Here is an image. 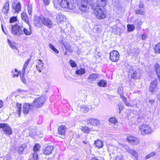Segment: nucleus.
<instances>
[{
	"label": "nucleus",
	"mask_w": 160,
	"mask_h": 160,
	"mask_svg": "<svg viewBox=\"0 0 160 160\" xmlns=\"http://www.w3.org/2000/svg\"><path fill=\"white\" fill-rule=\"evenodd\" d=\"M91 8L94 10V13L98 19H102L106 17V12L104 10V7L98 5V3L94 2L91 6Z\"/></svg>",
	"instance_id": "1"
},
{
	"label": "nucleus",
	"mask_w": 160,
	"mask_h": 160,
	"mask_svg": "<svg viewBox=\"0 0 160 160\" xmlns=\"http://www.w3.org/2000/svg\"><path fill=\"white\" fill-rule=\"evenodd\" d=\"M8 28L11 30L12 34L14 36L19 35L21 34L22 32V29L23 26L22 23L12 25H9Z\"/></svg>",
	"instance_id": "2"
},
{
	"label": "nucleus",
	"mask_w": 160,
	"mask_h": 160,
	"mask_svg": "<svg viewBox=\"0 0 160 160\" xmlns=\"http://www.w3.org/2000/svg\"><path fill=\"white\" fill-rule=\"evenodd\" d=\"M139 128L142 135L151 134L153 131V129L149 124L143 123L139 126Z\"/></svg>",
	"instance_id": "3"
},
{
	"label": "nucleus",
	"mask_w": 160,
	"mask_h": 160,
	"mask_svg": "<svg viewBox=\"0 0 160 160\" xmlns=\"http://www.w3.org/2000/svg\"><path fill=\"white\" fill-rule=\"evenodd\" d=\"M58 5L64 8L72 9L73 8V6L71 4L70 0H58Z\"/></svg>",
	"instance_id": "4"
},
{
	"label": "nucleus",
	"mask_w": 160,
	"mask_h": 160,
	"mask_svg": "<svg viewBox=\"0 0 160 160\" xmlns=\"http://www.w3.org/2000/svg\"><path fill=\"white\" fill-rule=\"evenodd\" d=\"M46 100L45 96H41L36 99L33 102V107L38 108L41 107L45 102Z\"/></svg>",
	"instance_id": "5"
},
{
	"label": "nucleus",
	"mask_w": 160,
	"mask_h": 160,
	"mask_svg": "<svg viewBox=\"0 0 160 160\" xmlns=\"http://www.w3.org/2000/svg\"><path fill=\"white\" fill-rule=\"evenodd\" d=\"M119 58V53L117 51L113 50L110 52L109 58L112 62H117Z\"/></svg>",
	"instance_id": "6"
},
{
	"label": "nucleus",
	"mask_w": 160,
	"mask_h": 160,
	"mask_svg": "<svg viewBox=\"0 0 160 160\" xmlns=\"http://www.w3.org/2000/svg\"><path fill=\"white\" fill-rule=\"evenodd\" d=\"M158 80L155 79L152 81L150 85L149 88V91L151 92H156V91L159 89L158 85Z\"/></svg>",
	"instance_id": "7"
},
{
	"label": "nucleus",
	"mask_w": 160,
	"mask_h": 160,
	"mask_svg": "<svg viewBox=\"0 0 160 160\" xmlns=\"http://www.w3.org/2000/svg\"><path fill=\"white\" fill-rule=\"evenodd\" d=\"M33 107V105L32 104L25 103L22 107L23 113L24 114H27L29 110L31 111L32 110Z\"/></svg>",
	"instance_id": "8"
},
{
	"label": "nucleus",
	"mask_w": 160,
	"mask_h": 160,
	"mask_svg": "<svg viewBox=\"0 0 160 160\" xmlns=\"http://www.w3.org/2000/svg\"><path fill=\"white\" fill-rule=\"evenodd\" d=\"M87 2L86 1H82L78 4L79 9L82 12H85L87 9Z\"/></svg>",
	"instance_id": "9"
},
{
	"label": "nucleus",
	"mask_w": 160,
	"mask_h": 160,
	"mask_svg": "<svg viewBox=\"0 0 160 160\" xmlns=\"http://www.w3.org/2000/svg\"><path fill=\"white\" fill-rule=\"evenodd\" d=\"M127 141L131 142L132 144L136 145L139 143V139L136 137L133 136H129L127 137Z\"/></svg>",
	"instance_id": "10"
},
{
	"label": "nucleus",
	"mask_w": 160,
	"mask_h": 160,
	"mask_svg": "<svg viewBox=\"0 0 160 160\" xmlns=\"http://www.w3.org/2000/svg\"><path fill=\"white\" fill-rule=\"evenodd\" d=\"M43 18L44 17L43 16H35L33 19L35 25L37 26H40L42 23Z\"/></svg>",
	"instance_id": "11"
},
{
	"label": "nucleus",
	"mask_w": 160,
	"mask_h": 160,
	"mask_svg": "<svg viewBox=\"0 0 160 160\" xmlns=\"http://www.w3.org/2000/svg\"><path fill=\"white\" fill-rule=\"evenodd\" d=\"M42 24L49 28L53 27V23L52 21L48 18L44 17Z\"/></svg>",
	"instance_id": "12"
},
{
	"label": "nucleus",
	"mask_w": 160,
	"mask_h": 160,
	"mask_svg": "<svg viewBox=\"0 0 160 160\" xmlns=\"http://www.w3.org/2000/svg\"><path fill=\"white\" fill-rule=\"evenodd\" d=\"M148 117L146 115L141 114L138 115L137 118L138 122H148Z\"/></svg>",
	"instance_id": "13"
},
{
	"label": "nucleus",
	"mask_w": 160,
	"mask_h": 160,
	"mask_svg": "<svg viewBox=\"0 0 160 160\" xmlns=\"http://www.w3.org/2000/svg\"><path fill=\"white\" fill-rule=\"evenodd\" d=\"M3 128V130L5 134L8 135H10L12 133V130L11 128L7 124L5 123Z\"/></svg>",
	"instance_id": "14"
},
{
	"label": "nucleus",
	"mask_w": 160,
	"mask_h": 160,
	"mask_svg": "<svg viewBox=\"0 0 160 160\" xmlns=\"http://www.w3.org/2000/svg\"><path fill=\"white\" fill-rule=\"evenodd\" d=\"M53 150V148L52 146H48L42 150L43 153L45 155H49Z\"/></svg>",
	"instance_id": "15"
},
{
	"label": "nucleus",
	"mask_w": 160,
	"mask_h": 160,
	"mask_svg": "<svg viewBox=\"0 0 160 160\" xmlns=\"http://www.w3.org/2000/svg\"><path fill=\"white\" fill-rule=\"evenodd\" d=\"M86 122L87 123L88 125L91 124L93 125H97L100 123V121L96 119L90 118L86 119Z\"/></svg>",
	"instance_id": "16"
},
{
	"label": "nucleus",
	"mask_w": 160,
	"mask_h": 160,
	"mask_svg": "<svg viewBox=\"0 0 160 160\" xmlns=\"http://www.w3.org/2000/svg\"><path fill=\"white\" fill-rule=\"evenodd\" d=\"M98 73H92L88 77V82L92 83L93 81H95L98 78Z\"/></svg>",
	"instance_id": "17"
},
{
	"label": "nucleus",
	"mask_w": 160,
	"mask_h": 160,
	"mask_svg": "<svg viewBox=\"0 0 160 160\" xmlns=\"http://www.w3.org/2000/svg\"><path fill=\"white\" fill-rule=\"evenodd\" d=\"M126 151L128 152L129 153L132 155V156H133L135 158L138 157V154L137 152L134 150L133 149L130 148L128 147L126 148Z\"/></svg>",
	"instance_id": "18"
},
{
	"label": "nucleus",
	"mask_w": 160,
	"mask_h": 160,
	"mask_svg": "<svg viewBox=\"0 0 160 160\" xmlns=\"http://www.w3.org/2000/svg\"><path fill=\"white\" fill-rule=\"evenodd\" d=\"M154 67L155 72L160 82V65L158 63H156L154 65Z\"/></svg>",
	"instance_id": "19"
},
{
	"label": "nucleus",
	"mask_w": 160,
	"mask_h": 160,
	"mask_svg": "<svg viewBox=\"0 0 160 160\" xmlns=\"http://www.w3.org/2000/svg\"><path fill=\"white\" fill-rule=\"evenodd\" d=\"M66 127L65 126L62 125L58 128V133L61 135H64L65 133Z\"/></svg>",
	"instance_id": "20"
},
{
	"label": "nucleus",
	"mask_w": 160,
	"mask_h": 160,
	"mask_svg": "<svg viewBox=\"0 0 160 160\" xmlns=\"http://www.w3.org/2000/svg\"><path fill=\"white\" fill-rule=\"evenodd\" d=\"M56 19L58 22H64L66 20V17L61 14H57L56 16Z\"/></svg>",
	"instance_id": "21"
},
{
	"label": "nucleus",
	"mask_w": 160,
	"mask_h": 160,
	"mask_svg": "<svg viewBox=\"0 0 160 160\" xmlns=\"http://www.w3.org/2000/svg\"><path fill=\"white\" fill-rule=\"evenodd\" d=\"M43 62L40 59L39 60L37 65H36V68L39 72H41L43 68Z\"/></svg>",
	"instance_id": "22"
},
{
	"label": "nucleus",
	"mask_w": 160,
	"mask_h": 160,
	"mask_svg": "<svg viewBox=\"0 0 160 160\" xmlns=\"http://www.w3.org/2000/svg\"><path fill=\"white\" fill-rule=\"evenodd\" d=\"M21 17L22 20L28 24V18L26 13L24 12H22L21 13Z\"/></svg>",
	"instance_id": "23"
},
{
	"label": "nucleus",
	"mask_w": 160,
	"mask_h": 160,
	"mask_svg": "<svg viewBox=\"0 0 160 160\" xmlns=\"http://www.w3.org/2000/svg\"><path fill=\"white\" fill-rule=\"evenodd\" d=\"M97 85L100 87H105L107 86V83L105 80H101L98 82Z\"/></svg>",
	"instance_id": "24"
},
{
	"label": "nucleus",
	"mask_w": 160,
	"mask_h": 160,
	"mask_svg": "<svg viewBox=\"0 0 160 160\" xmlns=\"http://www.w3.org/2000/svg\"><path fill=\"white\" fill-rule=\"evenodd\" d=\"M19 73L20 77L22 82L24 84L26 83L27 81L24 77L25 72H21L19 71Z\"/></svg>",
	"instance_id": "25"
},
{
	"label": "nucleus",
	"mask_w": 160,
	"mask_h": 160,
	"mask_svg": "<svg viewBox=\"0 0 160 160\" xmlns=\"http://www.w3.org/2000/svg\"><path fill=\"white\" fill-rule=\"evenodd\" d=\"M94 144L97 148H99L103 146V142L100 140H98L94 142Z\"/></svg>",
	"instance_id": "26"
},
{
	"label": "nucleus",
	"mask_w": 160,
	"mask_h": 160,
	"mask_svg": "<svg viewBox=\"0 0 160 160\" xmlns=\"http://www.w3.org/2000/svg\"><path fill=\"white\" fill-rule=\"evenodd\" d=\"M140 75L139 69H137L132 74V77L134 79H136L140 77Z\"/></svg>",
	"instance_id": "27"
},
{
	"label": "nucleus",
	"mask_w": 160,
	"mask_h": 160,
	"mask_svg": "<svg viewBox=\"0 0 160 160\" xmlns=\"http://www.w3.org/2000/svg\"><path fill=\"white\" fill-rule=\"evenodd\" d=\"M9 10V4L8 2H6L4 4L2 9L3 12L5 14L7 13Z\"/></svg>",
	"instance_id": "28"
},
{
	"label": "nucleus",
	"mask_w": 160,
	"mask_h": 160,
	"mask_svg": "<svg viewBox=\"0 0 160 160\" xmlns=\"http://www.w3.org/2000/svg\"><path fill=\"white\" fill-rule=\"evenodd\" d=\"M134 23L135 25L136 26V28L138 30L140 28V27L142 24V22L141 20L139 19H137L134 21Z\"/></svg>",
	"instance_id": "29"
},
{
	"label": "nucleus",
	"mask_w": 160,
	"mask_h": 160,
	"mask_svg": "<svg viewBox=\"0 0 160 160\" xmlns=\"http://www.w3.org/2000/svg\"><path fill=\"white\" fill-rule=\"evenodd\" d=\"M9 46L12 48V49H17L18 48L15 45V43L14 42H12L9 39H8L7 40Z\"/></svg>",
	"instance_id": "30"
},
{
	"label": "nucleus",
	"mask_w": 160,
	"mask_h": 160,
	"mask_svg": "<svg viewBox=\"0 0 160 160\" xmlns=\"http://www.w3.org/2000/svg\"><path fill=\"white\" fill-rule=\"evenodd\" d=\"M85 73V70L84 68H80L79 69H78L76 70L75 73L76 74L81 75L82 74H84Z\"/></svg>",
	"instance_id": "31"
},
{
	"label": "nucleus",
	"mask_w": 160,
	"mask_h": 160,
	"mask_svg": "<svg viewBox=\"0 0 160 160\" xmlns=\"http://www.w3.org/2000/svg\"><path fill=\"white\" fill-rule=\"evenodd\" d=\"M97 2L98 3V5L101 7H104L105 6L108 1L107 0H97Z\"/></svg>",
	"instance_id": "32"
},
{
	"label": "nucleus",
	"mask_w": 160,
	"mask_h": 160,
	"mask_svg": "<svg viewBox=\"0 0 160 160\" xmlns=\"http://www.w3.org/2000/svg\"><path fill=\"white\" fill-rule=\"evenodd\" d=\"M29 29L24 28L23 29V31L24 34L27 36L30 35L32 33L30 26V25H29Z\"/></svg>",
	"instance_id": "33"
},
{
	"label": "nucleus",
	"mask_w": 160,
	"mask_h": 160,
	"mask_svg": "<svg viewBox=\"0 0 160 160\" xmlns=\"http://www.w3.org/2000/svg\"><path fill=\"white\" fill-rule=\"evenodd\" d=\"M38 155L37 152H34L33 154L30 156L29 160H37Z\"/></svg>",
	"instance_id": "34"
},
{
	"label": "nucleus",
	"mask_w": 160,
	"mask_h": 160,
	"mask_svg": "<svg viewBox=\"0 0 160 160\" xmlns=\"http://www.w3.org/2000/svg\"><path fill=\"white\" fill-rule=\"evenodd\" d=\"M81 130L84 133H89L91 129L88 127L82 126L81 127Z\"/></svg>",
	"instance_id": "35"
},
{
	"label": "nucleus",
	"mask_w": 160,
	"mask_h": 160,
	"mask_svg": "<svg viewBox=\"0 0 160 160\" xmlns=\"http://www.w3.org/2000/svg\"><path fill=\"white\" fill-rule=\"evenodd\" d=\"M19 71H18L17 69H15L14 70H12V73L13 74L12 77L13 78L18 77L19 75Z\"/></svg>",
	"instance_id": "36"
},
{
	"label": "nucleus",
	"mask_w": 160,
	"mask_h": 160,
	"mask_svg": "<svg viewBox=\"0 0 160 160\" xmlns=\"http://www.w3.org/2000/svg\"><path fill=\"white\" fill-rule=\"evenodd\" d=\"M26 148L25 144H23L21 146L19 147L18 149V153L20 154L22 153L24 149Z\"/></svg>",
	"instance_id": "37"
},
{
	"label": "nucleus",
	"mask_w": 160,
	"mask_h": 160,
	"mask_svg": "<svg viewBox=\"0 0 160 160\" xmlns=\"http://www.w3.org/2000/svg\"><path fill=\"white\" fill-rule=\"evenodd\" d=\"M48 46L49 48L55 53L58 54L59 53V51L51 43H49L48 45Z\"/></svg>",
	"instance_id": "38"
},
{
	"label": "nucleus",
	"mask_w": 160,
	"mask_h": 160,
	"mask_svg": "<svg viewBox=\"0 0 160 160\" xmlns=\"http://www.w3.org/2000/svg\"><path fill=\"white\" fill-rule=\"evenodd\" d=\"M30 61V59H28L25 62L23 66V68L21 71H20L21 72H25L26 69L27 68V67L29 64V62Z\"/></svg>",
	"instance_id": "39"
},
{
	"label": "nucleus",
	"mask_w": 160,
	"mask_h": 160,
	"mask_svg": "<svg viewBox=\"0 0 160 160\" xmlns=\"http://www.w3.org/2000/svg\"><path fill=\"white\" fill-rule=\"evenodd\" d=\"M154 49L155 52L160 53V42L155 45Z\"/></svg>",
	"instance_id": "40"
},
{
	"label": "nucleus",
	"mask_w": 160,
	"mask_h": 160,
	"mask_svg": "<svg viewBox=\"0 0 160 160\" xmlns=\"http://www.w3.org/2000/svg\"><path fill=\"white\" fill-rule=\"evenodd\" d=\"M128 31L129 32L133 31L135 29V26L133 25L128 24L127 25Z\"/></svg>",
	"instance_id": "41"
},
{
	"label": "nucleus",
	"mask_w": 160,
	"mask_h": 160,
	"mask_svg": "<svg viewBox=\"0 0 160 160\" xmlns=\"http://www.w3.org/2000/svg\"><path fill=\"white\" fill-rule=\"evenodd\" d=\"M135 13L137 15H143L145 14V12L143 9L136 10L135 11Z\"/></svg>",
	"instance_id": "42"
},
{
	"label": "nucleus",
	"mask_w": 160,
	"mask_h": 160,
	"mask_svg": "<svg viewBox=\"0 0 160 160\" xmlns=\"http://www.w3.org/2000/svg\"><path fill=\"white\" fill-rule=\"evenodd\" d=\"M93 30L97 32H100L102 31L101 27L99 25H96L93 28Z\"/></svg>",
	"instance_id": "43"
},
{
	"label": "nucleus",
	"mask_w": 160,
	"mask_h": 160,
	"mask_svg": "<svg viewBox=\"0 0 160 160\" xmlns=\"http://www.w3.org/2000/svg\"><path fill=\"white\" fill-rule=\"evenodd\" d=\"M21 4L20 2H18L15 6V10L16 12H18L21 10Z\"/></svg>",
	"instance_id": "44"
},
{
	"label": "nucleus",
	"mask_w": 160,
	"mask_h": 160,
	"mask_svg": "<svg viewBox=\"0 0 160 160\" xmlns=\"http://www.w3.org/2000/svg\"><path fill=\"white\" fill-rule=\"evenodd\" d=\"M40 146L39 144L37 143L34 146L33 150L35 152H36L40 150Z\"/></svg>",
	"instance_id": "45"
},
{
	"label": "nucleus",
	"mask_w": 160,
	"mask_h": 160,
	"mask_svg": "<svg viewBox=\"0 0 160 160\" xmlns=\"http://www.w3.org/2000/svg\"><path fill=\"white\" fill-rule=\"evenodd\" d=\"M118 92L120 95V96H122L123 95V88L122 87H118Z\"/></svg>",
	"instance_id": "46"
},
{
	"label": "nucleus",
	"mask_w": 160,
	"mask_h": 160,
	"mask_svg": "<svg viewBox=\"0 0 160 160\" xmlns=\"http://www.w3.org/2000/svg\"><path fill=\"white\" fill-rule=\"evenodd\" d=\"M21 105L19 103H17L16 108H17V111L18 112V114L19 115L20 113L21 112L22 110Z\"/></svg>",
	"instance_id": "47"
},
{
	"label": "nucleus",
	"mask_w": 160,
	"mask_h": 160,
	"mask_svg": "<svg viewBox=\"0 0 160 160\" xmlns=\"http://www.w3.org/2000/svg\"><path fill=\"white\" fill-rule=\"evenodd\" d=\"M115 160H125L122 155L119 154L115 157Z\"/></svg>",
	"instance_id": "48"
},
{
	"label": "nucleus",
	"mask_w": 160,
	"mask_h": 160,
	"mask_svg": "<svg viewBox=\"0 0 160 160\" xmlns=\"http://www.w3.org/2000/svg\"><path fill=\"white\" fill-rule=\"evenodd\" d=\"M155 153L154 152H152L146 156L145 157V158L146 159H148L151 158L152 157L155 156Z\"/></svg>",
	"instance_id": "49"
},
{
	"label": "nucleus",
	"mask_w": 160,
	"mask_h": 160,
	"mask_svg": "<svg viewBox=\"0 0 160 160\" xmlns=\"http://www.w3.org/2000/svg\"><path fill=\"white\" fill-rule=\"evenodd\" d=\"M81 110L82 112L85 113L88 111L89 109L86 106H83L82 107H81Z\"/></svg>",
	"instance_id": "50"
},
{
	"label": "nucleus",
	"mask_w": 160,
	"mask_h": 160,
	"mask_svg": "<svg viewBox=\"0 0 160 160\" xmlns=\"http://www.w3.org/2000/svg\"><path fill=\"white\" fill-rule=\"evenodd\" d=\"M109 121L111 123L113 124H115L116 122H117V120L114 118H110L109 119Z\"/></svg>",
	"instance_id": "51"
},
{
	"label": "nucleus",
	"mask_w": 160,
	"mask_h": 160,
	"mask_svg": "<svg viewBox=\"0 0 160 160\" xmlns=\"http://www.w3.org/2000/svg\"><path fill=\"white\" fill-rule=\"evenodd\" d=\"M17 21V17H12L9 20V22L10 23L14 22Z\"/></svg>",
	"instance_id": "52"
},
{
	"label": "nucleus",
	"mask_w": 160,
	"mask_h": 160,
	"mask_svg": "<svg viewBox=\"0 0 160 160\" xmlns=\"http://www.w3.org/2000/svg\"><path fill=\"white\" fill-rule=\"evenodd\" d=\"M69 63L72 67L74 68L77 67V64L72 60H70L69 61Z\"/></svg>",
	"instance_id": "53"
},
{
	"label": "nucleus",
	"mask_w": 160,
	"mask_h": 160,
	"mask_svg": "<svg viewBox=\"0 0 160 160\" xmlns=\"http://www.w3.org/2000/svg\"><path fill=\"white\" fill-rule=\"evenodd\" d=\"M28 14L29 15H31L32 12V8L31 6H28Z\"/></svg>",
	"instance_id": "54"
},
{
	"label": "nucleus",
	"mask_w": 160,
	"mask_h": 160,
	"mask_svg": "<svg viewBox=\"0 0 160 160\" xmlns=\"http://www.w3.org/2000/svg\"><path fill=\"white\" fill-rule=\"evenodd\" d=\"M92 160H104V158L101 157H95L92 158Z\"/></svg>",
	"instance_id": "55"
},
{
	"label": "nucleus",
	"mask_w": 160,
	"mask_h": 160,
	"mask_svg": "<svg viewBox=\"0 0 160 160\" xmlns=\"http://www.w3.org/2000/svg\"><path fill=\"white\" fill-rule=\"evenodd\" d=\"M120 97L121 98H122V100L123 101V102L125 104L126 103V102H127L126 98L123 95L122 96H120Z\"/></svg>",
	"instance_id": "56"
},
{
	"label": "nucleus",
	"mask_w": 160,
	"mask_h": 160,
	"mask_svg": "<svg viewBox=\"0 0 160 160\" xmlns=\"http://www.w3.org/2000/svg\"><path fill=\"white\" fill-rule=\"evenodd\" d=\"M43 1L44 4L46 5H48L50 2V0H42Z\"/></svg>",
	"instance_id": "57"
},
{
	"label": "nucleus",
	"mask_w": 160,
	"mask_h": 160,
	"mask_svg": "<svg viewBox=\"0 0 160 160\" xmlns=\"http://www.w3.org/2000/svg\"><path fill=\"white\" fill-rule=\"evenodd\" d=\"M147 35L146 34H143L141 36V39L142 40H144L146 39Z\"/></svg>",
	"instance_id": "58"
},
{
	"label": "nucleus",
	"mask_w": 160,
	"mask_h": 160,
	"mask_svg": "<svg viewBox=\"0 0 160 160\" xmlns=\"http://www.w3.org/2000/svg\"><path fill=\"white\" fill-rule=\"evenodd\" d=\"M144 7V5L143 3L140 2V3L139 4V7L141 9L142 8Z\"/></svg>",
	"instance_id": "59"
},
{
	"label": "nucleus",
	"mask_w": 160,
	"mask_h": 160,
	"mask_svg": "<svg viewBox=\"0 0 160 160\" xmlns=\"http://www.w3.org/2000/svg\"><path fill=\"white\" fill-rule=\"evenodd\" d=\"M125 104L128 106H129V107H133L134 106V105H132L130 103L128 102H126V103H125Z\"/></svg>",
	"instance_id": "60"
},
{
	"label": "nucleus",
	"mask_w": 160,
	"mask_h": 160,
	"mask_svg": "<svg viewBox=\"0 0 160 160\" xmlns=\"http://www.w3.org/2000/svg\"><path fill=\"white\" fill-rule=\"evenodd\" d=\"M3 102L2 101H0V108L3 107Z\"/></svg>",
	"instance_id": "61"
},
{
	"label": "nucleus",
	"mask_w": 160,
	"mask_h": 160,
	"mask_svg": "<svg viewBox=\"0 0 160 160\" xmlns=\"http://www.w3.org/2000/svg\"><path fill=\"white\" fill-rule=\"evenodd\" d=\"M5 123H0V128H3V127Z\"/></svg>",
	"instance_id": "62"
},
{
	"label": "nucleus",
	"mask_w": 160,
	"mask_h": 160,
	"mask_svg": "<svg viewBox=\"0 0 160 160\" xmlns=\"http://www.w3.org/2000/svg\"><path fill=\"white\" fill-rule=\"evenodd\" d=\"M1 27H2V31H3V32H4V33L6 34V35H7V34L6 33V32H5L4 31V28H3V26H2V24L1 25Z\"/></svg>",
	"instance_id": "63"
},
{
	"label": "nucleus",
	"mask_w": 160,
	"mask_h": 160,
	"mask_svg": "<svg viewBox=\"0 0 160 160\" xmlns=\"http://www.w3.org/2000/svg\"><path fill=\"white\" fill-rule=\"evenodd\" d=\"M149 102L151 104H153L154 102V100H149Z\"/></svg>",
	"instance_id": "64"
}]
</instances>
